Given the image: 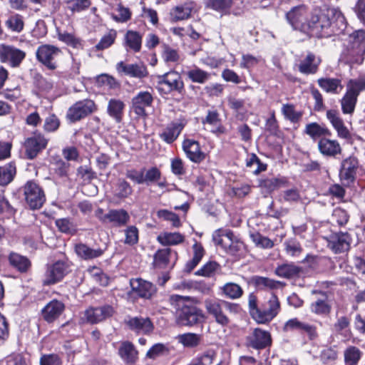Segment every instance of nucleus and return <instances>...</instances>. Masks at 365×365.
Here are the masks:
<instances>
[{"label": "nucleus", "instance_id": "nucleus-10", "mask_svg": "<svg viewBox=\"0 0 365 365\" xmlns=\"http://www.w3.org/2000/svg\"><path fill=\"white\" fill-rule=\"evenodd\" d=\"M176 322L184 327H194L205 321V314L201 309L192 304H183L176 312Z\"/></svg>", "mask_w": 365, "mask_h": 365}, {"label": "nucleus", "instance_id": "nucleus-5", "mask_svg": "<svg viewBox=\"0 0 365 365\" xmlns=\"http://www.w3.org/2000/svg\"><path fill=\"white\" fill-rule=\"evenodd\" d=\"M212 240L217 246L221 247L227 254L240 256L245 248L244 243L235 239L234 233L230 230L218 229L212 235Z\"/></svg>", "mask_w": 365, "mask_h": 365}, {"label": "nucleus", "instance_id": "nucleus-21", "mask_svg": "<svg viewBox=\"0 0 365 365\" xmlns=\"http://www.w3.org/2000/svg\"><path fill=\"white\" fill-rule=\"evenodd\" d=\"M178 259L177 251L165 247L158 249L153 255V264L158 269L173 268Z\"/></svg>", "mask_w": 365, "mask_h": 365}, {"label": "nucleus", "instance_id": "nucleus-51", "mask_svg": "<svg viewBox=\"0 0 365 365\" xmlns=\"http://www.w3.org/2000/svg\"><path fill=\"white\" fill-rule=\"evenodd\" d=\"M118 31L114 29H108L100 39L98 43L94 46L96 51H102L110 48L116 41Z\"/></svg>", "mask_w": 365, "mask_h": 365}, {"label": "nucleus", "instance_id": "nucleus-1", "mask_svg": "<svg viewBox=\"0 0 365 365\" xmlns=\"http://www.w3.org/2000/svg\"><path fill=\"white\" fill-rule=\"evenodd\" d=\"M285 19L294 31L309 38H328L339 36L344 31L347 20L338 7L317 8L310 10L306 4L293 6Z\"/></svg>", "mask_w": 365, "mask_h": 365}, {"label": "nucleus", "instance_id": "nucleus-33", "mask_svg": "<svg viewBox=\"0 0 365 365\" xmlns=\"http://www.w3.org/2000/svg\"><path fill=\"white\" fill-rule=\"evenodd\" d=\"M118 354L124 363L128 365H134L139 359L138 351L130 341H123L120 343Z\"/></svg>", "mask_w": 365, "mask_h": 365}, {"label": "nucleus", "instance_id": "nucleus-14", "mask_svg": "<svg viewBox=\"0 0 365 365\" xmlns=\"http://www.w3.org/2000/svg\"><path fill=\"white\" fill-rule=\"evenodd\" d=\"M245 346L257 351L269 348L272 344V338L269 331L259 327L252 331L245 337Z\"/></svg>", "mask_w": 365, "mask_h": 365}, {"label": "nucleus", "instance_id": "nucleus-64", "mask_svg": "<svg viewBox=\"0 0 365 365\" xmlns=\"http://www.w3.org/2000/svg\"><path fill=\"white\" fill-rule=\"evenodd\" d=\"M33 83L41 92L48 93L53 88V83L51 81H48L40 73H36L34 74L33 77Z\"/></svg>", "mask_w": 365, "mask_h": 365}, {"label": "nucleus", "instance_id": "nucleus-17", "mask_svg": "<svg viewBox=\"0 0 365 365\" xmlns=\"http://www.w3.org/2000/svg\"><path fill=\"white\" fill-rule=\"evenodd\" d=\"M26 56V53L13 45L0 44V62L11 68L19 67Z\"/></svg>", "mask_w": 365, "mask_h": 365}, {"label": "nucleus", "instance_id": "nucleus-57", "mask_svg": "<svg viewBox=\"0 0 365 365\" xmlns=\"http://www.w3.org/2000/svg\"><path fill=\"white\" fill-rule=\"evenodd\" d=\"M5 26L11 32L21 33L25 26L24 16L19 14H11L5 21Z\"/></svg>", "mask_w": 365, "mask_h": 365}, {"label": "nucleus", "instance_id": "nucleus-48", "mask_svg": "<svg viewBox=\"0 0 365 365\" xmlns=\"http://www.w3.org/2000/svg\"><path fill=\"white\" fill-rule=\"evenodd\" d=\"M133 189L128 182L124 178H119L115 185L114 189V197L118 200H125L132 195Z\"/></svg>", "mask_w": 365, "mask_h": 365}, {"label": "nucleus", "instance_id": "nucleus-24", "mask_svg": "<svg viewBox=\"0 0 365 365\" xmlns=\"http://www.w3.org/2000/svg\"><path fill=\"white\" fill-rule=\"evenodd\" d=\"M130 286L133 294L145 299H152L157 292L155 285L140 277L130 279Z\"/></svg>", "mask_w": 365, "mask_h": 365}, {"label": "nucleus", "instance_id": "nucleus-42", "mask_svg": "<svg viewBox=\"0 0 365 365\" xmlns=\"http://www.w3.org/2000/svg\"><path fill=\"white\" fill-rule=\"evenodd\" d=\"M105 217L107 218V222L118 227L126 225L130 218L128 212L124 209L110 210L105 214Z\"/></svg>", "mask_w": 365, "mask_h": 365}, {"label": "nucleus", "instance_id": "nucleus-35", "mask_svg": "<svg viewBox=\"0 0 365 365\" xmlns=\"http://www.w3.org/2000/svg\"><path fill=\"white\" fill-rule=\"evenodd\" d=\"M143 184L147 185L156 184L160 188H165L168 185V182L165 178L162 177L161 170L156 166L145 170L143 175Z\"/></svg>", "mask_w": 365, "mask_h": 365}, {"label": "nucleus", "instance_id": "nucleus-62", "mask_svg": "<svg viewBox=\"0 0 365 365\" xmlns=\"http://www.w3.org/2000/svg\"><path fill=\"white\" fill-rule=\"evenodd\" d=\"M61 125L60 118L54 113H50L44 119L43 130L46 133H54L58 130Z\"/></svg>", "mask_w": 365, "mask_h": 365}, {"label": "nucleus", "instance_id": "nucleus-26", "mask_svg": "<svg viewBox=\"0 0 365 365\" xmlns=\"http://www.w3.org/2000/svg\"><path fill=\"white\" fill-rule=\"evenodd\" d=\"M330 136L321 138L317 143L320 154L329 158H337L342 153V148L337 140L330 139Z\"/></svg>", "mask_w": 365, "mask_h": 365}, {"label": "nucleus", "instance_id": "nucleus-44", "mask_svg": "<svg viewBox=\"0 0 365 365\" xmlns=\"http://www.w3.org/2000/svg\"><path fill=\"white\" fill-rule=\"evenodd\" d=\"M184 74L192 83L198 84H205L210 78L209 72L195 65L190 68Z\"/></svg>", "mask_w": 365, "mask_h": 365}, {"label": "nucleus", "instance_id": "nucleus-23", "mask_svg": "<svg viewBox=\"0 0 365 365\" xmlns=\"http://www.w3.org/2000/svg\"><path fill=\"white\" fill-rule=\"evenodd\" d=\"M66 310L65 304L57 299L48 302L41 310L42 319L47 324H53L57 321Z\"/></svg>", "mask_w": 365, "mask_h": 365}, {"label": "nucleus", "instance_id": "nucleus-3", "mask_svg": "<svg viewBox=\"0 0 365 365\" xmlns=\"http://www.w3.org/2000/svg\"><path fill=\"white\" fill-rule=\"evenodd\" d=\"M348 25L346 26V27ZM346 29L344 34H348ZM344 61L350 65L361 64L365 58V30L359 29L349 34L343 53Z\"/></svg>", "mask_w": 365, "mask_h": 365}, {"label": "nucleus", "instance_id": "nucleus-43", "mask_svg": "<svg viewBox=\"0 0 365 365\" xmlns=\"http://www.w3.org/2000/svg\"><path fill=\"white\" fill-rule=\"evenodd\" d=\"M219 294L227 299H237L243 296L244 290L240 284L230 282L220 287Z\"/></svg>", "mask_w": 365, "mask_h": 365}, {"label": "nucleus", "instance_id": "nucleus-45", "mask_svg": "<svg viewBox=\"0 0 365 365\" xmlns=\"http://www.w3.org/2000/svg\"><path fill=\"white\" fill-rule=\"evenodd\" d=\"M317 83L328 93L337 94L343 88L341 79L336 78H320L317 80Z\"/></svg>", "mask_w": 365, "mask_h": 365}, {"label": "nucleus", "instance_id": "nucleus-11", "mask_svg": "<svg viewBox=\"0 0 365 365\" xmlns=\"http://www.w3.org/2000/svg\"><path fill=\"white\" fill-rule=\"evenodd\" d=\"M49 138L38 130L31 133L23 144L24 155L26 159L34 160L48 146Z\"/></svg>", "mask_w": 365, "mask_h": 365}, {"label": "nucleus", "instance_id": "nucleus-12", "mask_svg": "<svg viewBox=\"0 0 365 365\" xmlns=\"http://www.w3.org/2000/svg\"><path fill=\"white\" fill-rule=\"evenodd\" d=\"M98 110V106L94 101L85 98L76 101L68 108L66 118L70 123H76L86 118Z\"/></svg>", "mask_w": 365, "mask_h": 365}, {"label": "nucleus", "instance_id": "nucleus-60", "mask_svg": "<svg viewBox=\"0 0 365 365\" xmlns=\"http://www.w3.org/2000/svg\"><path fill=\"white\" fill-rule=\"evenodd\" d=\"M338 351L336 346L324 348L319 354V359L323 364L334 365L338 359Z\"/></svg>", "mask_w": 365, "mask_h": 365}, {"label": "nucleus", "instance_id": "nucleus-4", "mask_svg": "<svg viewBox=\"0 0 365 365\" xmlns=\"http://www.w3.org/2000/svg\"><path fill=\"white\" fill-rule=\"evenodd\" d=\"M73 263L68 258L56 260L46 265L42 284L52 286L61 282L72 272Z\"/></svg>", "mask_w": 365, "mask_h": 365}, {"label": "nucleus", "instance_id": "nucleus-46", "mask_svg": "<svg viewBox=\"0 0 365 365\" xmlns=\"http://www.w3.org/2000/svg\"><path fill=\"white\" fill-rule=\"evenodd\" d=\"M288 185L289 180L287 178L284 176L266 178L260 180L259 182V186L269 193H272L274 190L281 187H287Z\"/></svg>", "mask_w": 365, "mask_h": 365}, {"label": "nucleus", "instance_id": "nucleus-9", "mask_svg": "<svg viewBox=\"0 0 365 365\" xmlns=\"http://www.w3.org/2000/svg\"><path fill=\"white\" fill-rule=\"evenodd\" d=\"M365 90V80L351 79L346 87V91L341 100V110L344 114H352L354 112L360 93Z\"/></svg>", "mask_w": 365, "mask_h": 365}, {"label": "nucleus", "instance_id": "nucleus-56", "mask_svg": "<svg viewBox=\"0 0 365 365\" xmlns=\"http://www.w3.org/2000/svg\"><path fill=\"white\" fill-rule=\"evenodd\" d=\"M281 111L284 118L292 123H299L304 115V111L296 110L295 106L292 103L283 104Z\"/></svg>", "mask_w": 365, "mask_h": 365}, {"label": "nucleus", "instance_id": "nucleus-41", "mask_svg": "<svg viewBox=\"0 0 365 365\" xmlns=\"http://www.w3.org/2000/svg\"><path fill=\"white\" fill-rule=\"evenodd\" d=\"M201 123L204 125L206 124L212 125L215 128L211 132L215 134H223L226 131L217 110H209L205 118H202Z\"/></svg>", "mask_w": 365, "mask_h": 365}, {"label": "nucleus", "instance_id": "nucleus-22", "mask_svg": "<svg viewBox=\"0 0 365 365\" xmlns=\"http://www.w3.org/2000/svg\"><path fill=\"white\" fill-rule=\"evenodd\" d=\"M125 327L136 334L149 335L154 330V325L149 317L128 316L123 322Z\"/></svg>", "mask_w": 365, "mask_h": 365}, {"label": "nucleus", "instance_id": "nucleus-37", "mask_svg": "<svg viewBox=\"0 0 365 365\" xmlns=\"http://www.w3.org/2000/svg\"><path fill=\"white\" fill-rule=\"evenodd\" d=\"M17 175L16 161L13 160L0 165V186L6 187L14 181Z\"/></svg>", "mask_w": 365, "mask_h": 365}, {"label": "nucleus", "instance_id": "nucleus-55", "mask_svg": "<svg viewBox=\"0 0 365 365\" xmlns=\"http://www.w3.org/2000/svg\"><path fill=\"white\" fill-rule=\"evenodd\" d=\"M216 357V351L209 349L204 352L198 354L191 360L188 365H212Z\"/></svg>", "mask_w": 365, "mask_h": 365}, {"label": "nucleus", "instance_id": "nucleus-31", "mask_svg": "<svg viewBox=\"0 0 365 365\" xmlns=\"http://www.w3.org/2000/svg\"><path fill=\"white\" fill-rule=\"evenodd\" d=\"M286 331H297L302 334H306L310 340L318 337L317 327L306 322L299 321L297 318L289 319L284 324Z\"/></svg>", "mask_w": 365, "mask_h": 365}, {"label": "nucleus", "instance_id": "nucleus-36", "mask_svg": "<svg viewBox=\"0 0 365 365\" xmlns=\"http://www.w3.org/2000/svg\"><path fill=\"white\" fill-rule=\"evenodd\" d=\"M192 257L188 260L183 268V272L186 274L191 273L194 269L199 264L205 256L206 251L202 243L195 241L192 246Z\"/></svg>", "mask_w": 365, "mask_h": 365}, {"label": "nucleus", "instance_id": "nucleus-16", "mask_svg": "<svg viewBox=\"0 0 365 365\" xmlns=\"http://www.w3.org/2000/svg\"><path fill=\"white\" fill-rule=\"evenodd\" d=\"M204 303L207 313L215 319L217 324L222 327H227L230 324V319L225 312V300L216 298L207 299Z\"/></svg>", "mask_w": 365, "mask_h": 365}, {"label": "nucleus", "instance_id": "nucleus-7", "mask_svg": "<svg viewBox=\"0 0 365 365\" xmlns=\"http://www.w3.org/2000/svg\"><path fill=\"white\" fill-rule=\"evenodd\" d=\"M24 199L31 210L41 209L46 201L43 188L34 180H29L21 187Z\"/></svg>", "mask_w": 365, "mask_h": 365}, {"label": "nucleus", "instance_id": "nucleus-63", "mask_svg": "<svg viewBox=\"0 0 365 365\" xmlns=\"http://www.w3.org/2000/svg\"><path fill=\"white\" fill-rule=\"evenodd\" d=\"M250 237L257 247L262 249H272L274 246V243L271 239L262 235L258 231L250 232Z\"/></svg>", "mask_w": 365, "mask_h": 365}, {"label": "nucleus", "instance_id": "nucleus-49", "mask_svg": "<svg viewBox=\"0 0 365 365\" xmlns=\"http://www.w3.org/2000/svg\"><path fill=\"white\" fill-rule=\"evenodd\" d=\"M249 283L257 289H274L278 287L279 282L266 277L254 275L250 277Z\"/></svg>", "mask_w": 365, "mask_h": 365}, {"label": "nucleus", "instance_id": "nucleus-39", "mask_svg": "<svg viewBox=\"0 0 365 365\" xmlns=\"http://www.w3.org/2000/svg\"><path fill=\"white\" fill-rule=\"evenodd\" d=\"M304 133L309 135L313 140H318L325 136H331V131L325 125H320L317 122L307 123L305 126Z\"/></svg>", "mask_w": 365, "mask_h": 365}, {"label": "nucleus", "instance_id": "nucleus-8", "mask_svg": "<svg viewBox=\"0 0 365 365\" xmlns=\"http://www.w3.org/2000/svg\"><path fill=\"white\" fill-rule=\"evenodd\" d=\"M157 89L160 95H168L173 92L183 95L185 93L183 80L175 71L159 76Z\"/></svg>", "mask_w": 365, "mask_h": 365}, {"label": "nucleus", "instance_id": "nucleus-47", "mask_svg": "<svg viewBox=\"0 0 365 365\" xmlns=\"http://www.w3.org/2000/svg\"><path fill=\"white\" fill-rule=\"evenodd\" d=\"M157 241L165 247L178 245L184 242L185 236L178 232H165L157 237Z\"/></svg>", "mask_w": 365, "mask_h": 365}, {"label": "nucleus", "instance_id": "nucleus-54", "mask_svg": "<svg viewBox=\"0 0 365 365\" xmlns=\"http://www.w3.org/2000/svg\"><path fill=\"white\" fill-rule=\"evenodd\" d=\"M302 272V269L294 264H283L276 269V274L281 277L286 279H292L299 277Z\"/></svg>", "mask_w": 365, "mask_h": 365}, {"label": "nucleus", "instance_id": "nucleus-27", "mask_svg": "<svg viewBox=\"0 0 365 365\" xmlns=\"http://www.w3.org/2000/svg\"><path fill=\"white\" fill-rule=\"evenodd\" d=\"M116 71L120 74H124L131 78L142 79L149 75V72L144 63L125 64L123 61L117 63Z\"/></svg>", "mask_w": 365, "mask_h": 365}, {"label": "nucleus", "instance_id": "nucleus-20", "mask_svg": "<svg viewBox=\"0 0 365 365\" xmlns=\"http://www.w3.org/2000/svg\"><path fill=\"white\" fill-rule=\"evenodd\" d=\"M327 240L328 247L334 254H341L350 250L352 239L347 232H338L331 233Z\"/></svg>", "mask_w": 365, "mask_h": 365}, {"label": "nucleus", "instance_id": "nucleus-30", "mask_svg": "<svg viewBox=\"0 0 365 365\" xmlns=\"http://www.w3.org/2000/svg\"><path fill=\"white\" fill-rule=\"evenodd\" d=\"M143 34L138 31L128 29L122 39V46L127 52L138 53L142 49Z\"/></svg>", "mask_w": 365, "mask_h": 365}, {"label": "nucleus", "instance_id": "nucleus-6", "mask_svg": "<svg viewBox=\"0 0 365 365\" xmlns=\"http://www.w3.org/2000/svg\"><path fill=\"white\" fill-rule=\"evenodd\" d=\"M117 313L116 307L113 304H104L101 306H89L81 318L82 324H98L113 318Z\"/></svg>", "mask_w": 365, "mask_h": 365}, {"label": "nucleus", "instance_id": "nucleus-19", "mask_svg": "<svg viewBox=\"0 0 365 365\" xmlns=\"http://www.w3.org/2000/svg\"><path fill=\"white\" fill-rule=\"evenodd\" d=\"M312 294L320 297L310 304L311 312L321 317H328L332 311V304L329 299L328 293L320 289H313Z\"/></svg>", "mask_w": 365, "mask_h": 365}, {"label": "nucleus", "instance_id": "nucleus-29", "mask_svg": "<svg viewBox=\"0 0 365 365\" xmlns=\"http://www.w3.org/2000/svg\"><path fill=\"white\" fill-rule=\"evenodd\" d=\"M153 97L148 91H140L132 98V109L138 118H146L145 108L152 106Z\"/></svg>", "mask_w": 365, "mask_h": 365}, {"label": "nucleus", "instance_id": "nucleus-61", "mask_svg": "<svg viewBox=\"0 0 365 365\" xmlns=\"http://www.w3.org/2000/svg\"><path fill=\"white\" fill-rule=\"evenodd\" d=\"M232 6V0H207L206 7L222 14H228Z\"/></svg>", "mask_w": 365, "mask_h": 365}, {"label": "nucleus", "instance_id": "nucleus-2", "mask_svg": "<svg viewBox=\"0 0 365 365\" xmlns=\"http://www.w3.org/2000/svg\"><path fill=\"white\" fill-rule=\"evenodd\" d=\"M248 309L250 315L257 324H266L277 316L281 305L278 297L272 292L267 301L259 306L257 296L251 292L248 295Z\"/></svg>", "mask_w": 365, "mask_h": 365}, {"label": "nucleus", "instance_id": "nucleus-53", "mask_svg": "<svg viewBox=\"0 0 365 365\" xmlns=\"http://www.w3.org/2000/svg\"><path fill=\"white\" fill-rule=\"evenodd\" d=\"M221 265L216 261L210 260L204 264L200 269H197L195 274L204 277H214L221 271Z\"/></svg>", "mask_w": 365, "mask_h": 365}, {"label": "nucleus", "instance_id": "nucleus-32", "mask_svg": "<svg viewBox=\"0 0 365 365\" xmlns=\"http://www.w3.org/2000/svg\"><path fill=\"white\" fill-rule=\"evenodd\" d=\"M327 118L331 124L339 138L349 140L351 138V134L347 127L345 125L343 119L340 117L339 113L336 110L330 109L327 111Z\"/></svg>", "mask_w": 365, "mask_h": 365}, {"label": "nucleus", "instance_id": "nucleus-40", "mask_svg": "<svg viewBox=\"0 0 365 365\" xmlns=\"http://www.w3.org/2000/svg\"><path fill=\"white\" fill-rule=\"evenodd\" d=\"M125 104L120 99L110 98L107 106V113L116 123H121L124 116Z\"/></svg>", "mask_w": 365, "mask_h": 365}, {"label": "nucleus", "instance_id": "nucleus-13", "mask_svg": "<svg viewBox=\"0 0 365 365\" xmlns=\"http://www.w3.org/2000/svg\"><path fill=\"white\" fill-rule=\"evenodd\" d=\"M359 161L354 155H349L342 160L339 170V178L344 187H350L356 180Z\"/></svg>", "mask_w": 365, "mask_h": 365}, {"label": "nucleus", "instance_id": "nucleus-52", "mask_svg": "<svg viewBox=\"0 0 365 365\" xmlns=\"http://www.w3.org/2000/svg\"><path fill=\"white\" fill-rule=\"evenodd\" d=\"M53 174L59 178H67L69 176L71 169L70 163L63 160L60 157L53 158L51 163Z\"/></svg>", "mask_w": 365, "mask_h": 365}, {"label": "nucleus", "instance_id": "nucleus-59", "mask_svg": "<svg viewBox=\"0 0 365 365\" xmlns=\"http://www.w3.org/2000/svg\"><path fill=\"white\" fill-rule=\"evenodd\" d=\"M178 341L186 348H195L202 341V335L192 332H187L179 335Z\"/></svg>", "mask_w": 365, "mask_h": 365}, {"label": "nucleus", "instance_id": "nucleus-18", "mask_svg": "<svg viewBox=\"0 0 365 365\" xmlns=\"http://www.w3.org/2000/svg\"><path fill=\"white\" fill-rule=\"evenodd\" d=\"M182 148L186 158L195 164H200L209 157L208 153L202 150L200 143L192 138H185L182 142Z\"/></svg>", "mask_w": 365, "mask_h": 365}, {"label": "nucleus", "instance_id": "nucleus-34", "mask_svg": "<svg viewBox=\"0 0 365 365\" xmlns=\"http://www.w3.org/2000/svg\"><path fill=\"white\" fill-rule=\"evenodd\" d=\"M321 59L312 52H308L297 65L298 71L304 75H313L318 72Z\"/></svg>", "mask_w": 365, "mask_h": 365}, {"label": "nucleus", "instance_id": "nucleus-15", "mask_svg": "<svg viewBox=\"0 0 365 365\" xmlns=\"http://www.w3.org/2000/svg\"><path fill=\"white\" fill-rule=\"evenodd\" d=\"M62 53L60 48L51 44H42L36 51L37 61L47 69L54 71L58 67L56 57Z\"/></svg>", "mask_w": 365, "mask_h": 365}, {"label": "nucleus", "instance_id": "nucleus-38", "mask_svg": "<svg viewBox=\"0 0 365 365\" xmlns=\"http://www.w3.org/2000/svg\"><path fill=\"white\" fill-rule=\"evenodd\" d=\"M74 252L78 257L83 260L98 258L104 254V250L101 248L93 249L83 242L74 245Z\"/></svg>", "mask_w": 365, "mask_h": 365}, {"label": "nucleus", "instance_id": "nucleus-50", "mask_svg": "<svg viewBox=\"0 0 365 365\" xmlns=\"http://www.w3.org/2000/svg\"><path fill=\"white\" fill-rule=\"evenodd\" d=\"M363 356L362 351L354 345L348 346L344 351L345 365H358Z\"/></svg>", "mask_w": 365, "mask_h": 365}, {"label": "nucleus", "instance_id": "nucleus-28", "mask_svg": "<svg viewBox=\"0 0 365 365\" xmlns=\"http://www.w3.org/2000/svg\"><path fill=\"white\" fill-rule=\"evenodd\" d=\"M9 266L20 274H28L31 272L32 262L24 255L16 252H10L7 257Z\"/></svg>", "mask_w": 365, "mask_h": 365}, {"label": "nucleus", "instance_id": "nucleus-25", "mask_svg": "<svg viewBox=\"0 0 365 365\" xmlns=\"http://www.w3.org/2000/svg\"><path fill=\"white\" fill-rule=\"evenodd\" d=\"M187 123V120L185 118H180L176 121L170 122L159 133L160 138L167 144L173 143L178 139Z\"/></svg>", "mask_w": 365, "mask_h": 365}, {"label": "nucleus", "instance_id": "nucleus-58", "mask_svg": "<svg viewBox=\"0 0 365 365\" xmlns=\"http://www.w3.org/2000/svg\"><path fill=\"white\" fill-rule=\"evenodd\" d=\"M55 225L57 227L59 232L70 235H75L78 229L76 225L69 217H63L56 220Z\"/></svg>", "mask_w": 365, "mask_h": 365}]
</instances>
